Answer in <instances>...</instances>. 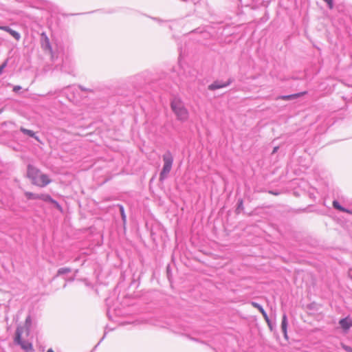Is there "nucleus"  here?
Returning a JSON list of instances; mask_svg holds the SVG:
<instances>
[{
	"instance_id": "f257e3e1",
	"label": "nucleus",
	"mask_w": 352,
	"mask_h": 352,
	"mask_svg": "<svg viewBox=\"0 0 352 352\" xmlns=\"http://www.w3.org/2000/svg\"><path fill=\"white\" fill-rule=\"evenodd\" d=\"M27 175L34 185L39 187H45L51 182L46 174L42 173L39 169L30 164L28 166Z\"/></svg>"
},
{
	"instance_id": "f03ea898",
	"label": "nucleus",
	"mask_w": 352,
	"mask_h": 352,
	"mask_svg": "<svg viewBox=\"0 0 352 352\" xmlns=\"http://www.w3.org/2000/svg\"><path fill=\"white\" fill-rule=\"evenodd\" d=\"M170 107L178 120L185 122L188 120L189 116L188 111L180 99L177 98L173 99L170 102Z\"/></svg>"
},
{
	"instance_id": "7ed1b4c3",
	"label": "nucleus",
	"mask_w": 352,
	"mask_h": 352,
	"mask_svg": "<svg viewBox=\"0 0 352 352\" xmlns=\"http://www.w3.org/2000/svg\"><path fill=\"white\" fill-rule=\"evenodd\" d=\"M164 166L160 174V181H164L168 173L170 172L173 163V157L172 153L167 151L162 156Z\"/></svg>"
},
{
	"instance_id": "20e7f679",
	"label": "nucleus",
	"mask_w": 352,
	"mask_h": 352,
	"mask_svg": "<svg viewBox=\"0 0 352 352\" xmlns=\"http://www.w3.org/2000/svg\"><path fill=\"white\" fill-rule=\"evenodd\" d=\"M22 332L19 329L16 330L14 342L16 345L21 347L24 352H32L34 351L32 344L28 340H24L21 338Z\"/></svg>"
},
{
	"instance_id": "39448f33",
	"label": "nucleus",
	"mask_w": 352,
	"mask_h": 352,
	"mask_svg": "<svg viewBox=\"0 0 352 352\" xmlns=\"http://www.w3.org/2000/svg\"><path fill=\"white\" fill-rule=\"evenodd\" d=\"M40 42H41V45L43 50L45 52L49 53L51 55L52 59L54 60V57H55V54L53 51L50 38L47 36L46 33H45V32L41 33V37H40Z\"/></svg>"
},
{
	"instance_id": "423d86ee",
	"label": "nucleus",
	"mask_w": 352,
	"mask_h": 352,
	"mask_svg": "<svg viewBox=\"0 0 352 352\" xmlns=\"http://www.w3.org/2000/svg\"><path fill=\"white\" fill-rule=\"evenodd\" d=\"M233 80L232 78H229L226 82H223L221 80H215L212 84L209 85L208 89L210 91H214L218 89L224 88L229 86Z\"/></svg>"
},
{
	"instance_id": "0eeeda50",
	"label": "nucleus",
	"mask_w": 352,
	"mask_h": 352,
	"mask_svg": "<svg viewBox=\"0 0 352 352\" xmlns=\"http://www.w3.org/2000/svg\"><path fill=\"white\" fill-rule=\"evenodd\" d=\"M38 199L43 200L45 202H49L53 204L56 208L61 210V206L58 204V201L54 200L50 195L48 194H39Z\"/></svg>"
},
{
	"instance_id": "6e6552de",
	"label": "nucleus",
	"mask_w": 352,
	"mask_h": 352,
	"mask_svg": "<svg viewBox=\"0 0 352 352\" xmlns=\"http://www.w3.org/2000/svg\"><path fill=\"white\" fill-rule=\"evenodd\" d=\"M339 324L344 331H348L352 327V320L349 317H346L342 318Z\"/></svg>"
},
{
	"instance_id": "1a4fd4ad",
	"label": "nucleus",
	"mask_w": 352,
	"mask_h": 352,
	"mask_svg": "<svg viewBox=\"0 0 352 352\" xmlns=\"http://www.w3.org/2000/svg\"><path fill=\"white\" fill-rule=\"evenodd\" d=\"M0 30L8 32L16 41H19L21 38V34L18 32L10 28L9 26H0Z\"/></svg>"
},
{
	"instance_id": "9d476101",
	"label": "nucleus",
	"mask_w": 352,
	"mask_h": 352,
	"mask_svg": "<svg viewBox=\"0 0 352 352\" xmlns=\"http://www.w3.org/2000/svg\"><path fill=\"white\" fill-rule=\"evenodd\" d=\"M287 324H288L287 317V315L285 314H284L282 317L281 330H282V332L283 333L284 337L286 339L287 338Z\"/></svg>"
},
{
	"instance_id": "9b49d317",
	"label": "nucleus",
	"mask_w": 352,
	"mask_h": 352,
	"mask_svg": "<svg viewBox=\"0 0 352 352\" xmlns=\"http://www.w3.org/2000/svg\"><path fill=\"white\" fill-rule=\"evenodd\" d=\"M20 131L25 135H27L31 138H33L34 139H35L36 140H37L38 142H40V140H39V138L36 135L35 133L32 131V130H30V129H27L23 126H21L20 128Z\"/></svg>"
},
{
	"instance_id": "f8f14e48",
	"label": "nucleus",
	"mask_w": 352,
	"mask_h": 352,
	"mask_svg": "<svg viewBox=\"0 0 352 352\" xmlns=\"http://www.w3.org/2000/svg\"><path fill=\"white\" fill-rule=\"evenodd\" d=\"M252 305L254 307L258 309V310L262 314L263 316L266 320V321L267 322H269L268 316H267L266 311L263 308V307L260 304H258V302H252Z\"/></svg>"
},
{
	"instance_id": "ddd939ff",
	"label": "nucleus",
	"mask_w": 352,
	"mask_h": 352,
	"mask_svg": "<svg viewBox=\"0 0 352 352\" xmlns=\"http://www.w3.org/2000/svg\"><path fill=\"white\" fill-rule=\"evenodd\" d=\"M305 93V92H304V93H298V94H291V95L280 96L278 98V99H281V100H292V99H294V98H297L299 96L303 95Z\"/></svg>"
},
{
	"instance_id": "4468645a",
	"label": "nucleus",
	"mask_w": 352,
	"mask_h": 352,
	"mask_svg": "<svg viewBox=\"0 0 352 352\" xmlns=\"http://www.w3.org/2000/svg\"><path fill=\"white\" fill-rule=\"evenodd\" d=\"M71 272H72V270L69 267H61L58 270L57 276L66 274L70 273Z\"/></svg>"
},
{
	"instance_id": "2eb2a0df",
	"label": "nucleus",
	"mask_w": 352,
	"mask_h": 352,
	"mask_svg": "<svg viewBox=\"0 0 352 352\" xmlns=\"http://www.w3.org/2000/svg\"><path fill=\"white\" fill-rule=\"evenodd\" d=\"M25 195L28 199H38L39 194H36L30 192H25Z\"/></svg>"
},
{
	"instance_id": "dca6fc26",
	"label": "nucleus",
	"mask_w": 352,
	"mask_h": 352,
	"mask_svg": "<svg viewBox=\"0 0 352 352\" xmlns=\"http://www.w3.org/2000/svg\"><path fill=\"white\" fill-rule=\"evenodd\" d=\"M333 206L335 209H336L340 212H342V210H344V208L342 207L337 200H334L333 201Z\"/></svg>"
},
{
	"instance_id": "f3484780",
	"label": "nucleus",
	"mask_w": 352,
	"mask_h": 352,
	"mask_svg": "<svg viewBox=\"0 0 352 352\" xmlns=\"http://www.w3.org/2000/svg\"><path fill=\"white\" fill-rule=\"evenodd\" d=\"M119 209H120V214H121V217H122V219L124 223H125L126 221V214H125V212H124V207L122 205H120L119 206Z\"/></svg>"
},
{
	"instance_id": "a211bd4d",
	"label": "nucleus",
	"mask_w": 352,
	"mask_h": 352,
	"mask_svg": "<svg viewBox=\"0 0 352 352\" xmlns=\"http://www.w3.org/2000/svg\"><path fill=\"white\" fill-rule=\"evenodd\" d=\"M243 209V201L242 199H239L237 202L236 212H239L240 210Z\"/></svg>"
},
{
	"instance_id": "6ab92c4d",
	"label": "nucleus",
	"mask_w": 352,
	"mask_h": 352,
	"mask_svg": "<svg viewBox=\"0 0 352 352\" xmlns=\"http://www.w3.org/2000/svg\"><path fill=\"white\" fill-rule=\"evenodd\" d=\"M8 59H6L1 65H0V75L3 73V69L6 67L8 65Z\"/></svg>"
},
{
	"instance_id": "aec40b11",
	"label": "nucleus",
	"mask_w": 352,
	"mask_h": 352,
	"mask_svg": "<svg viewBox=\"0 0 352 352\" xmlns=\"http://www.w3.org/2000/svg\"><path fill=\"white\" fill-rule=\"evenodd\" d=\"M328 6L329 9H332L333 8V0H323Z\"/></svg>"
},
{
	"instance_id": "412c9836",
	"label": "nucleus",
	"mask_w": 352,
	"mask_h": 352,
	"mask_svg": "<svg viewBox=\"0 0 352 352\" xmlns=\"http://www.w3.org/2000/svg\"><path fill=\"white\" fill-rule=\"evenodd\" d=\"M342 349H343L346 352H352V347H351L350 346H347V345H342Z\"/></svg>"
},
{
	"instance_id": "4be33fe9",
	"label": "nucleus",
	"mask_w": 352,
	"mask_h": 352,
	"mask_svg": "<svg viewBox=\"0 0 352 352\" xmlns=\"http://www.w3.org/2000/svg\"><path fill=\"white\" fill-rule=\"evenodd\" d=\"M21 89V87L19 85H15L13 87V91H14V92H18Z\"/></svg>"
},
{
	"instance_id": "5701e85b",
	"label": "nucleus",
	"mask_w": 352,
	"mask_h": 352,
	"mask_svg": "<svg viewBox=\"0 0 352 352\" xmlns=\"http://www.w3.org/2000/svg\"><path fill=\"white\" fill-rule=\"evenodd\" d=\"M343 212H346V213H349V214H352V210H349V209H347L346 208H344V210H342Z\"/></svg>"
},
{
	"instance_id": "b1692460",
	"label": "nucleus",
	"mask_w": 352,
	"mask_h": 352,
	"mask_svg": "<svg viewBox=\"0 0 352 352\" xmlns=\"http://www.w3.org/2000/svg\"><path fill=\"white\" fill-rule=\"evenodd\" d=\"M104 336H105V334H104V336L101 338V340H100V342H98V344H97V345L96 346V347H97V346L100 344V343L103 340V339L104 338Z\"/></svg>"
},
{
	"instance_id": "393cba45",
	"label": "nucleus",
	"mask_w": 352,
	"mask_h": 352,
	"mask_svg": "<svg viewBox=\"0 0 352 352\" xmlns=\"http://www.w3.org/2000/svg\"><path fill=\"white\" fill-rule=\"evenodd\" d=\"M278 148V147H274L272 153H276L277 151Z\"/></svg>"
},
{
	"instance_id": "a878e982",
	"label": "nucleus",
	"mask_w": 352,
	"mask_h": 352,
	"mask_svg": "<svg viewBox=\"0 0 352 352\" xmlns=\"http://www.w3.org/2000/svg\"><path fill=\"white\" fill-rule=\"evenodd\" d=\"M29 320H30V316H28V317L26 318V321H25V322H26V323H27Z\"/></svg>"
},
{
	"instance_id": "bb28decb",
	"label": "nucleus",
	"mask_w": 352,
	"mask_h": 352,
	"mask_svg": "<svg viewBox=\"0 0 352 352\" xmlns=\"http://www.w3.org/2000/svg\"><path fill=\"white\" fill-rule=\"evenodd\" d=\"M47 352H54V351L52 349H50L47 350Z\"/></svg>"
},
{
	"instance_id": "cd10ccee",
	"label": "nucleus",
	"mask_w": 352,
	"mask_h": 352,
	"mask_svg": "<svg viewBox=\"0 0 352 352\" xmlns=\"http://www.w3.org/2000/svg\"><path fill=\"white\" fill-rule=\"evenodd\" d=\"M80 89H81V90H83V91H84V90H85V89H84V88H83L82 87H81V86L80 87Z\"/></svg>"
}]
</instances>
